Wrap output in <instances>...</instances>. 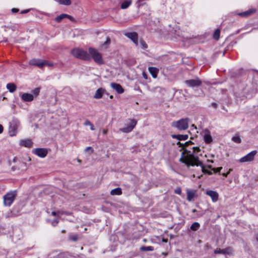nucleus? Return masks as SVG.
Masks as SVG:
<instances>
[{
    "label": "nucleus",
    "instance_id": "1",
    "mask_svg": "<svg viewBox=\"0 0 258 258\" xmlns=\"http://www.w3.org/2000/svg\"><path fill=\"white\" fill-rule=\"evenodd\" d=\"M192 149L193 152L191 153V152L186 149L185 146L183 147L182 149L184 151L182 153L179 161L182 163H184L188 167L190 166H200L202 167V170L203 173L211 175L212 172L205 168L203 162L199 160V157L197 155V154L201 151L200 148L194 147Z\"/></svg>",
    "mask_w": 258,
    "mask_h": 258
},
{
    "label": "nucleus",
    "instance_id": "2",
    "mask_svg": "<svg viewBox=\"0 0 258 258\" xmlns=\"http://www.w3.org/2000/svg\"><path fill=\"white\" fill-rule=\"evenodd\" d=\"M72 54L75 57L84 60L91 59L90 54L85 50L80 48H74L71 51Z\"/></svg>",
    "mask_w": 258,
    "mask_h": 258
},
{
    "label": "nucleus",
    "instance_id": "3",
    "mask_svg": "<svg viewBox=\"0 0 258 258\" xmlns=\"http://www.w3.org/2000/svg\"><path fill=\"white\" fill-rule=\"evenodd\" d=\"M89 54L91 55V57L95 62L99 64L104 63L102 56L97 50L90 47L89 48Z\"/></svg>",
    "mask_w": 258,
    "mask_h": 258
},
{
    "label": "nucleus",
    "instance_id": "4",
    "mask_svg": "<svg viewBox=\"0 0 258 258\" xmlns=\"http://www.w3.org/2000/svg\"><path fill=\"white\" fill-rule=\"evenodd\" d=\"M17 195L16 190L7 192L4 196V204L5 206H10L13 203Z\"/></svg>",
    "mask_w": 258,
    "mask_h": 258
},
{
    "label": "nucleus",
    "instance_id": "5",
    "mask_svg": "<svg viewBox=\"0 0 258 258\" xmlns=\"http://www.w3.org/2000/svg\"><path fill=\"white\" fill-rule=\"evenodd\" d=\"M188 118H182L179 120L173 121L171 125L177 128L178 130H185L188 127Z\"/></svg>",
    "mask_w": 258,
    "mask_h": 258
},
{
    "label": "nucleus",
    "instance_id": "6",
    "mask_svg": "<svg viewBox=\"0 0 258 258\" xmlns=\"http://www.w3.org/2000/svg\"><path fill=\"white\" fill-rule=\"evenodd\" d=\"M257 151L256 150L252 151L245 156L241 158L239 160V161L241 163L252 161L254 160V157Z\"/></svg>",
    "mask_w": 258,
    "mask_h": 258
},
{
    "label": "nucleus",
    "instance_id": "7",
    "mask_svg": "<svg viewBox=\"0 0 258 258\" xmlns=\"http://www.w3.org/2000/svg\"><path fill=\"white\" fill-rule=\"evenodd\" d=\"M124 35L130 39L136 46H138V35L137 33L135 32H127L124 34Z\"/></svg>",
    "mask_w": 258,
    "mask_h": 258
},
{
    "label": "nucleus",
    "instance_id": "8",
    "mask_svg": "<svg viewBox=\"0 0 258 258\" xmlns=\"http://www.w3.org/2000/svg\"><path fill=\"white\" fill-rule=\"evenodd\" d=\"M137 124V121L135 119H131V122L126 127L121 128L120 131L124 133L131 132Z\"/></svg>",
    "mask_w": 258,
    "mask_h": 258
},
{
    "label": "nucleus",
    "instance_id": "9",
    "mask_svg": "<svg viewBox=\"0 0 258 258\" xmlns=\"http://www.w3.org/2000/svg\"><path fill=\"white\" fill-rule=\"evenodd\" d=\"M215 254H223L231 255L233 253L232 248L230 247H226L224 249L216 248L214 250Z\"/></svg>",
    "mask_w": 258,
    "mask_h": 258
},
{
    "label": "nucleus",
    "instance_id": "10",
    "mask_svg": "<svg viewBox=\"0 0 258 258\" xmlns=\"http://www.w3.org/2000/svg\"><path fill=\"white\" fill-rule=\"evenodd\" d=\"M185 84L190 87H198L201 85L202 82L199 78L186 80Z\"/></svg>",
    "mask_w": 258,
    "mask_h": 258
},
{
    "label": "nucleus",
    "instance_id": "11",
    "mask_svg": "<svg viewBox=\"0 0 258 258\" xmlns=\"http://www.w3.org/2000/svg\"><path fill=\"white\" fill-rule=\"evenodd\" d=\"M29 63L30 65L36 66L42 68L46 64V61L38 59H32L29 61Z\"/></svg>",
    "mask_w": 258,
    "mask_h": 258
},
{
    "label": "nucleus",
    "instance_id": "12",
    "mask_svg": "<svg viewBox=\"0 0 258 258\" xmlns=\"http://www.w3.org/2000/svg\"><path fill=\"white\" fill-rule=\"evenodd\" d=\"M18 125L16 122H13L10 123L9 128V133L11 136H14L17 134Z\"/></svg>",
    "mask_w": 258,
    "mask_h": 258
},
{
    "label": "nucleus",
    "instance_id": "13",
    "mask_svg": "<svg viewBox=\"0 0 258 258\" xmlns=\"http://www.w3.org/2000/svg\"><path fill=\"white\" fill-rule=\"evenodd\" d=\"M34 153L41 158H44L47 155L48 151L45 148H37L35 150Z\"/></svg>",
    "mask_w": 258,
    "mask_h": 258
},
{
    "label": "nucleus",
    "instance_id": "14",
    "mask_svg": "<svg viewBox=\"0 0 258 258\" xmlns=\"http://www.w3.org/2000/svg\"><path fill=\"white\" fill-rule=\"evenodd\" d=\"M206 194L211 198L213 202H216L218 201L219 195L216 191L212 190H209L206 191Z\"/></svg>",
    "mask_w": 258,
    "mask_h": 258
},
{
    "label": "nucleus",
    "instance_id": "15",
    "mask_svg": "<svg viewBox=\"0 0 258 258\" xmlns=\"http://www.w3.org/2000/svg\"><path fill=\"white\" fill-rule=\"evenodd\" d=\"M21 99L24 102H31L34 100V95L30 93H25L21 95Z\"/></svg>",
    "mask_w": 258,
    "mask_h": 258
},
{
    "label": "nucleus",
    "instance_id": "16",
    "mask_svg": "<svg viewBox=\"0 0 258 258\" xmlns=\"http://www.w3.org/2000/svg\"><path fill=\"white\" fill-rule=\"evenodd\" d=\"M187 200L191 202L196 196V190L194 189H187Z\"/></svg>",
    "mask_w": 258,
    "mask_h": 258
},
{
    "label": "nucleus",
    "instance_id": "17",
    "mask_svg": "<svg viewBox=\"0 0 258 258\" xmlns=\"http://www.w3.org/2000/svg\"><path fill=\"white\" fill-rule=\"evenodd\" d=\"M111 87L119 94H121L124 92L122 86L119 84L112 83L111 84Z\"/></svg>",
    "mask_w": 258,
    "mask_h": 258
},
{
    "label": "nucleus",
    "instance_id": "18",
    "mask_svg": "<svg viewBox=\"0 0 258 258\" xmlns=\"http://www.w3.org/2000/svg\"><path fill=\"white\" fill-rule=\"evenodd\" d=\"M105 92V90L102 88L98 89L95 93L94 98L97 99L101 98Z\"/></svg>",
    "mask_w": 258,
    "mask_h": 258
},
{
    "label": "nucleus",
    "instance_id": "19",
    "mask_svg": "<svg viewBox=\"0 0 258 258\" xmlns=\"http://www.w3.org/2000/svg\"><path fill=\"white\" fill-rule=\"evenodd\" d=\"M171 137L173 139H176L179 141H184L188 139L187 135H172Z\"/></svg>",
    "mask_w": 258,
    "mask_h": 258
},
{
    "label": "nucleus",
    "instance_id": "20",
    "mask_svg": "<svg viewBox=\"0 0 258 258\" xmlns=\"http://www.w3.org/2000/svg\"><path fill=\"white\" fill-rule=\"evenodd\" d=\"M148 70L150 73L151 74L152 77L154 78H156L157 77V74L158 73L159 70L157 68L155 67H149Z\"/></svg>",
    "mask_w": 258,
    "mask_h": 258
},
{
    "label": "nucleus",
    "instance_id": "21",
    "mask_svg": "<svg viewBox=\"0 0 258 258\" xmlns=\"http://www.w3.org/2000/svg\"><path fill=\"white\" fill-rule=\"evenodd\" d=\"M7 88L9 92L13 93L16 91L17 87L14 83H8L7 85Z\"/></svg>",
    "mask_w": 258,
    "mask_h": 258
},
{
    "label": "nucleus",
    "instance_id": "22",
    "mask_svg": "<svg viewBox=\"0 0 258 258\" xmlns=\"http://www.w3.org/2000/svg\"><path fill=\"white\" fill-rule=\"evenodd\" d=\"M65 18H69L70 19L71 18V16H70V15H68L67 14H61L59 16H58L57 17H56L55 18V21L57 22H60L61 21Z\"/></svg>",
    "mask_w": 258,
    "mask_h": 258
},
{
    "label": "nucleus",
    "instance_id": "23",
    "mask_svg": "<svg viewBox=\"0 0 258 258\" xmlns=\"http://www.w3.org/2000/svg\"><path fill=\"white\" fill-rule=\"evenodd\" d=\"M131 4H132V1L131 0H130V1H128V0L124 1V2H123L121 3V6H120V8L122 9H127L131 5Z\"/></svg>",
    "mask_w": 258,
    "mask_h": 258
},
{
    "label": "nucleus",
    "instance_id": "24",
    "mask_svg": "<svg viewBox=\"0 0 258 258\" xmlns=\"http://www.w3.org/2000/svg\"><path fill=\"white\" fill-rule=\"evenodd\" d=\"M122 194L121 189L117 187L111 190L110 194L111 195H120Z\"/></svg>",
    "mask_w": 258,
    "mask_h": 258
},
{
    "label": "nucleus",
    "instance_id": "25",
    "mask_svg": "<svg viewBox=\"0 0 258 258\" xmlns=\"http://www.w3.org/2000/svg\"><path fill=\"white\" fill-rule=\"evenodd\" d=\"M255 10H250L242 13H239L238 15L242 17H247L250 15L251 14L254 13Z\"/></svg>",
    "mask_w": 258,
    "mask_h": 258
},
{
    "label": "nucleus",
    "instance_id": "26",
    "mask_svg": "<svg viewBox=\"0 0 258 258\" xmlns=\"http://www.w3.org/2000/svg\"><path fill=\"white\" fill-rule=\"evenodd\" d=\"M56 2L62 5L69 6L71 4V0H56Z\"/></svg>",
    "mask_w": 258,
    "mask_h": 258
},
{
    "label": "nucleus",
    "instance_id": "27",
    "mask_svg": "<svg viewBox=\"0 0 258 258\" xmlns=\"http://www.w3.org/2000/svg\"><path fill=\"white\" fill-rule=\"evenodd\" d=\"M21 144L22 145L24 146L25 147H29L31 146L32 142H31V141L30 140H26L23 141L21 142Z\"/></svg>",
    "mask_w": 258,
    "mask_h": 258
},
{
    "label": "nucleus",
    "instance_id": "28",
    "mask_svg": "<svg viewBox=\"0 0 258 258\" xmlns=\"http://www.w3.org/2000/svg\"><path fill=\"white\" fill-rule=\"evenodd\" d=\"M220 30L219 29H217L213 34V38L216 40H218L220 38Z\"/></svg>",
    "mask_w": 258,
    "mask_h": 258
},
{
    "label": "nucleus",
    "instance_id": "29",
    "mask_svg": "<svg viewBox=\"0 0 258 258\" xmlns=\"http://www.w3.org/2000/svg\"><path fill=\"white\" fill-rule=\"evenodd\" d=\"M232 140L234 142L238 144L240 143L241 142V140L240 138V136L238 134H236L234 136H233L232 138Z\"/></svg>",
    "mask_w": 258,
    "mask_h": 258
},
{
    "label": "nucleus",
    "instance_id": "30",
    "mask_svg": "<svg viewBox=\"0 0 258 258\" xmlns=\"http://www.w3.org/2000/svg\"><path fill=\"white\" fill-rule=\"evenodd\" d=\"M200 226V224L198 222H194L190 226L191 230L193 231L197 230Z\"/></svg>",
    "mask_w": 258,
    "mask_h": 258
},
{
    "label": "nucleus",
    "instance_id": "31",
    "mask_svg": "<svg viewBox=\"0 0 258 258\" xmlns=\"http://www.w3.org/2000/svg\"><path fill=\"white\" fill-rule=\"evenodd\" d=\"M204 141L207 144L210 143L212 141V138L211 135L208 134L205 135L204 136Z\"/></svg>",
    "mask_w": 258,
    "mask_h": 258
},
{
    "label": "nucleus",
    "instance_id": "32",
    "mask_svg": "<svg viewBox=\"0 0 258 258\" xmlns=\"http://www.w3.org/2000/svg\"><path fill=\"white\" fill-rule=\"evenodd\" d=\"M140 249L142 251H153L154 250V248H153V247L151 246H143L140 248Z\"/></svg>",
    "mask_w": 258,
    "mask_h": 258
},
{
    "label": "nucleus",
    "instance_id": "33",
    "mask_svg": "<svg viewBox=\"0 0 258 258\" xmlns=\"http://www.w3.org/2000/svg\"><path fill=\"white\" fill-rule=\"evenodd\" d=\"M140 43L142 49H146L148 47V45L146 42L142 38L140 40Z\"/></svg>",
    "mask_w": 258,
    "mask_h": 258
},
{
    "label": "nucleus",
    "instance_id": "34",
    "mask_svg": "<svg viewBox=\"0 0 258 258\" xmlns=\"http://www.w3.org/2000/svg\"><path fill=\"white\" fill-rule=\"evenodd\" d=\"M84 125L86 126L89 125V126H90V129L92 131L95 130L93 124L89 120H86L85 121Z\"/></svg>",
    "mask_w": 258,
    "mask_h": 258
},
{
    "label": "nucleus",
    "instance_id": "35",
    "mask_svg": "<svg viewBox=\"0 0 258 258\" xmlns=\"http://www.w3.org/2000/svg\"><path fill=\"white\" fill-rule=\"evenodd\" d=\"M32 93L34 95V97H37L39 94V93H40V88H35V89H34L33 91H32Z\"/></svg>",
    "mask_w": 258,
    "mask_h": 258
},
{
    "label": "nucleus",
    "instance_id": "36",
    "mask_svg": "<svg viewBox=\"0 0 258 258\" xmlns=\"http://www.w3.org/2000/svg\"><path fill=\"white\" fill-rule=\"evenodd\" d=\"M110 43V39L107 37L105 42L103 44V46H104L105 48L107 47V45Z\"/></svg>",
    "mask_w": 258,
    "mask_h": 258
},
{
    "label": "nucleus",
    "instance_id": "37",
    "mask_svg": "<svg viewBox=\"0 0 258 258\" xmlns=\"http://www.w3.org/2000/svg\"><path fill=\"white\" fill-rule=\"evenodd\" d=\"M222 169V167H218V168H213L212 170L215 172V173H218L220 172L221 170Z\"/></svg>",
    "mask_w": 258,
    "mask_h": 258
},
{
    "label": "nucleus",
    "instance_id": "38",
    "mask_svg": "<svg viewBox=\"0 0 258 258\" xmlns=\"http://www.w3.org/2000/svg\"><path fill=\"white\" fill-rule=\"evenodd\" d=\"M174 192L177 195H180L181 193V189L180 187H176L174 190Z\"/></svg>",
    "mask_w": 258,
    "mask_h": 258
},
{
    "label": "nucleus",
    "instance_id": "39",
    "mask_svg": "<svg viewBox=\"0 0 258 258\" xmlns=\"http://www.w3.org/2000/svg\"><path fill=\"white\" fill-rule=\"evenodd\" d=\"M59 222V220L58 219H54L52 221V225L54 226H56Z\"/></svg>",
    "mask_w": 258,
    "mask_h": 258
},
{
    "label": "nucleus",
    "instance_id": "40",
    "mask_svg": "<svg viewBox=\"0 0 258 258\" xmlns=\"http://www.w3.org/2000/svg\"><path fill=\"white\" fill-rule=\"evenodd\" d=\"M89 151H90L91 153H92L94 151L93 148L91 147H88L86 148V149H85L86 152H88Z\"/></svg>",
    "mask_w": 258,
    "mask_h": 258
},
{
    "label": "nucleus",
    "instance_id": "41",
    "mask_svg": "<svg viewBox=\"0 0 258 258\" xmlns=\"http://www.w3.org/2000/svg\"><path fill=\"white\" fill-rule=\"evenodd\" d=\"M211 106L214 108H217L218 106V104L217 103L214 102L211 104Z\"/></svg>",
    "mask_w": 258,
    "mask_h": 258
},
{
    "label": "nucleus",
    "instance_id": "42",
    "mask_svg": "<svg viewBox=\"0 0 258 258\" xmlns=\"http://www.w3.org/2000/svg\"><path fill=\"white\" fill-rule=\"evenodd\" d=\"M11 11L13 13H17L19 12V9L17 8H13Z\"/></svg>",
    "mask_w": 258,
    "mask_h": 258
},
{
    "label": "nucleus",
    "instance_id": "43",
    "mask_svg": "<svg viewBox=\"0 0 258 258\" xmlns=\"http://www.w3.org/2000/svg\"><path fill=\"white\" fill-rule=\"evenodd\" d=\"M142 75H143V77L144 79H148V76L145 72H143Z\"/></svg>",
    "mask_w": 258,
    "mask_h": 258
},
{
    "label": "nucleus",
    "instance_id": "44",
    "mask_svg": "<svg viewBox=\"0 0 258 258\" xmlns=\"http://www.w3.org/2000/svg\"><path fill=\"white\" fill-rule=\"evenodd\" d=\"M231 169H229V171H228L227 173H222V175H223L224 176H225V177H227V175H228V174L230 173V171H231Z\"/></svg>",
    "mask_w": 258,
    "mask_h": 258
},
{
    "label": "nucleus",
    "instance_id": "45",
    "mask_svg": "<svg viewBox=\"0 0 258 258\" xmlns=\"http://www.w3.org/2000/svg\"><path fill=\"white\" fill-rule=\"evenodd\" d=\"M193 144L192 142L191 141H188V142H187L185 143V146H187L188 145H190V144Z\"/></svg>",
    "mask_w": 258,
    "mask_h": 258
},
{
    "label": "nucleus",
    "instance_id": "46",
    "mask_svg": "<svg viewBox=\"0 0 258 258\" xmlns=\"http://www.w3.org/2000/svg\"><path fill=\"white\" fill-rule=\"evenodd\" d=\"M3 126H2V125L0 124V134L3 133Z\"/></svg>",
    "mask_w": 258,
    "mask_h": 258
},
{
    "label": "nucleus",
    "instance_id": "47",
    "mask_svg": "<svg viewBox=\"0 0 258 258\" xmlns=\"http://www.w3.org/2000/svg\"><path fill=\"white\" fill-rule=\"evenodd\" d=\"M29 12V10H24L23 11L21 12V13L22 14H25V13H27Z\"/></svg>",
    "mask_w": 258,
    "mask_h": 258
},
{
    "label": "nucleus",
    "instance_id": "48",
    "mask_svg": "<svg viewBox=\"0 0 258 258\" xmlns=\"http://www.w3.org/2000/svg\"><path fill=\"white\" fill-rule=\"evenodd\" d=\"M57 214L58 215H62V214H63V212H61V211H58V212H57Z\"/></svg>",
    "mask_w": 258,
    "mask_h": 258
},
{
    "label": "nucleus",
    "instance_id": "49",
    "mask_svg": "<svg viewBox=\"0 0 258 258\" xmlns=\"http://www.w3.org/2000/svg\"><path fill=\"white\" fill-rule=\"evenodd\" d=\"M177 145L179 146V147H181L182 146V144H181L179 141H178L177 143Z\"/></svg>",
    "mask_w": 258,
    "mask_h": 258
},
{
    "label": "nucleus",
    "instance_id": "50",
    "mask_svg": "<svg viewBox=\"0 0 258 258\" xmlns=\"http://www.w3.org/2000/svg\"><path fill=\"white\" fill-rule=\"evenodd\" d=\"M51 214L53 216H56L57 215V213L54 211H53L52 212Z\"/></svg>",
    "mask_w": 258,
    "mask_h": 258
},
{
    "label": "nucleus",
    "instance_id": "51",
    "mask_svg": "<svg viewBox=\"0 0 258 258\" xmlns=\"http://www.w3.org/2000/svg\"><path fill=\"white\" fill-rule=\"evenodd\" d=\"M72 240H74V241H77V236H74L72 238Z\"/></svg>",
    "mask_w": 258,
    "mask_h": 258
},
{
    "label": "nucleus",
    "instance_id": "52",
    "mask_svg": "<svg viewBox=\"0 0 258 258\" xmlns=\"http://www.w3.org/2000/svg\"><path fill=\"white\" fill-rule=\"evenodd\" d=\"M107 130H105V129H104V130H103V133L104 134H107Z\"/></svg>",
    "mask_w": 258,
    "mask_h": 258
},
{
    "label": "nucleus",
    "instance_id": "53",
    "mask_svg": "<svg viewBox=\"0 0 258 258\" xmlns=\"http://www.w3.org/2000/svg\"><path fill=\"white\" fill-rule=\"evenodd\" d=\"M191 127H192V128H195V129H196V128H197V127H196V126L195 124H192V125H191Z\"/></svg>",
    "mask_w": 258,
    "mask_h": 258
},
{
    "label": "nucleus",
    "instance_id": "54",
    "mask_svg": "<svg viewBox=\"0 0 258 258\" xmlns=\"http://www.w3.org/2000/svg\"><path fill=\"white\" fill-rule=\"evenodd\" d=\"M63 214L70 215V213L69 212H63Z\"/></svg>",
    "mask_w": 258,
    "mask_h": 258
},
{
    "label": "nucleus",
    "instance_id": "55",
    "mask_svg": "<svg viewBox=\"0 0 258 258\" xmlns=\"http://www.w3.org/2000/svg\"><path fill=\"white\" fill-rule=\"evenodd\" d=\"M192 213H196L197 212V210L196 209H193L192 211Z\"/></svg>",
    "mask_w": 258,
    "mask_h": 258
},
{
    "label": "nucleus",
    "instance_id": "56",
    "mask_svg": "<svg viewBox=\"0 0 258 258\" xmlns=\"http://www.w3.org/2000/svg\"><path fill=\"white\" fill-rule=\"evenodd\" d=\"M255 238L257 241H258V233L255 235Z\"/></svg>",
    "mask_w": 258,
    "mask_h": 258
},
{
    "label": "nucleus",
    "instance_id": "57",
    "mask_svg": "<svg viewBox=\"0 0 258 258\" xmlns=\"http://www.w3.org/2000/svg\"><path fill=\"white\" fill-rule=\"evenodd\" d=\"M162 241H163V242H167V239H163Z\"/></svg>",
    "mask_w": 258,
    "mask_h": 258
},
{
    "label": "nucleus",
    "instance_id": "58",
    "mask_svg": "<svg viewBox=\"0 0 258 258\" xmlns=\"http://www.w3.org/2000/svg\"><path fill=\"white\" fill-rule=\"evenodd\" d=\"M109 98H110V99H112V98H113V95H110V96H109Z\"/></svg>",
    "mask_w": 258,
    "mask_h": 258
},
{
    "label": "nucleus",
    "instance_id": "59",
    "mask_svg": "<svg viewBox=\"0 0 258 258\" xmlns=\"http://www.w3.org/2000/svg\"><path fill=\"white\" fill-rule=\"evenodd\" d=\"M208 167L209 168H212V166L211 165H209V166H208Z\"/></svg>",
    "mask_w": 258,
    "mask_h": 258
},
{
    "label": "nucleus",
    "instance_id": "60",
    "mask_svg": "<svg viewBox=\"0 0 258 258\" xmlns=\"http://www.w3.org/2000/svg\"><path fill=\"white\" fill-rule=\"evenodd\" d=\"M208 162H213V161H210V160H208Z\"/></svg>",
    "mask_w": 258,
    "mask_h": 258
},
{
    "label": "nucleus",
    "instance_id": "61",
    "mask_svg": "<svg viewBox=\"0 0 258 258\" xmlns=\"http://www.w3.org/2000/svg\"><path fill=\"white\" fill-rule=\"evenodd\" d=\"M62 232L64 233V232H65V231L63 230L62 231Z\"/></svg>",
    "mask_w": 258,
    "mask_h": 258
}]
</instances>
